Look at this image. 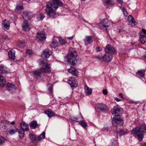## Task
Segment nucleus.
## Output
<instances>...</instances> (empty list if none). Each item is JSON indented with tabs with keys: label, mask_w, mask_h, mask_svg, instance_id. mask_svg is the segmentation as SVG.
I'll return each mask as SVG.
<instances>
[{
	"label": "nucleus",
	"mask_w": 146,
	"mask_h": 146,
	"mask_svg": "<svg viewBox=\"0 0 146 146\" xmlns=\"http://www.w3.org/2000/svg\"><path fill=\"white\" fill-rule=\"evenodd\" d=\"M119 96L123 99H124V97L123 96V94L122 93H119Z\"/></svg>",
	"instance_id": "nucleus-49"
},
{
	"label": "nucleus",
	"mask_w": 146,
	"mask_h": 146,
	"mask_svg": "<svg viewBox=\"0 0 146 146\" xmlns=\"http://www.w3.org/2000/svg\"><path fill=\"white\" fill-rule=\"evenodd\" d=\"M41 62L43 64L42 67L40 68L41 72L42 73H49L51 71V67L49 64L47 63H44L43 60L41 61Z\"/></svg>",
	"instance_id": "nucleus-4"
},
{
	"label": "nucleus",
	"mask_w": 146,
	"mask_h": 146,
	"mask_svg": "<svg viewBox=\"0 0 146 146\" xmlns=\"http://www.w3.org/2000/svg\"><path fill=\"white\" fill-rule=\"evenodd\" d=\"M6 81L5 78L2 75H0V86H4L6 84Z\"/></svg>",
	"instance_id": "nucleus-23"
},
{
	"label": "nucleus",
	"mask_w": 146,
	"mask_h": 146,
	"mask_svg": "<svg viewBox=\"0 0 146 146\" xmlns=\"http://www.w3.org/2000/svg\"><path fill=\"white\" fill-rule=\"evenodd\" d=\"M68 82L72 88H74L78 86L77 82L75 78L73 77H71Z\"/></svg>",
	"instance_id": "nucleus-7"
},
{
	"label": "nucleus",
	"mask_w": 146,
	"mask_h": 146,
	"mask_svg": "<svg viewBox=\"0 0 146 146\" xmlns=\"http://www.w3.org/2000/svg\"><path fill=\"white\" fill-rule=\"evenodd\" d=\"M44 17L45 16L43 13H40L37 16L38 19L39 21L42 20Z\"/></svg>",
	"instance_id": "nucleus-32"
},
{
	"label": "nucleus",
	"mask_w": 146,
	"mask_h": 146,
	"mask_svg": "<svg viewBox=\"0 0 146 146\" xmlns=\"http://www.w3.org/2000/svg\"><path fill=\"white\" fill-rule=\"evenodd\" d=\"M58 43V42L56 40H53L52 43L53 45H55V44Z\"/></svg>",
	"instance_id": "nucleus-45"
},
{
	"label": "nucleus",
	"mask_w": 146,
	"mask_h": 146,
	"mask_svg": "<svg viewBox=\"0 0 146 146\" xmlns=\"http://www.w3.org/2000/svg\"><path fill=\"white\" fill-rule=\"evenodd\" d=\"M86 44H89L92 42V37L91 36H86L84 40Z\"/></svg>",
	"instance_id": "nucleus-20"
},
{
	"label": "nucleus",
	"mask_w": 146,
	"mask_h": 146,
	"mask_svg": "<svg viewBox=\"0 0 146 146\" xmlns=\"http://www.w3.org/2000/svg\"><path fill=\"white\" fill-rule=\"evenodd\" d=\"M137 74L141 76H144V72L141 70L137 72L136 73Z\"/></svg>",
	"instance_id": "nucleus-38"
},
{
	"label": "nucleus",
	"mask_w": 146,
	"mask_h": 146,
	"mask_svg": "<svg viewBox=\"0 0 146 146\" xmlns=\"http://www.w3.org/2000/svg\"><path fill=\"white\" fill-rule=\"evenodd\" d=\"M117 1L120 3H123L122 0H117Z\"/></svg>",
	"instance_id": "nucleus-54"
},
{
	"label": "nucleus",
	"mask_w": 146,
	"mask_h": 146,
	"mask_svg": "<svg viewBox=\"0 0 146 146\" xmlns=\"http://www.w3.org/2000/svg\"><path fill=\"white\" fill-rule=\"evenodd\" d=\"M59 42L60 44L61 45L67 43L66 40L61 37L59 38Z\"/></svg>",
	"instance_id": "nucleus-31"
},
{
	"label": "nucleus",
	"mask_w": 146,
	"mask_h": 146,
	"mask_svg": "<svg viewBox=\"0 0 146 146\" xmlns=\"http://www.w3.org/2000/svg\"><path fill=\"white\" fill-rule=\"evenodd\" d=\"M6 88L8 90L11 91V92L15 90V86L11 83H8L7 84Z\"/></svg>",
	"instance_id": "nucleus-18"
},
{
	"label": "nucleus",
	"mask_w": 146,
	"mask_h": 146,
	"mask_svg": "<svg viewBox=\"0 0 146 146\" xmlns=\"http://www.w3.org/2000/svg\"><path fill=\"white\" fill-rule=\"evenodd\" d=\"M31 27V25L29 24L27 21H24L22 24L23 29L25 31H29Z\"/></svg>",
	"instance_id": "nucleus-12"
},
{
	"label": "nucleus",
	"mask_w": 146,
	"mask_h": 146,
	"mask_svg": "<svg viewBox=\"0 0 146 146\" xmlns=\"http://www.w3.org/2000/svg\"><path fill=\"white\" fill-rule=\"evenodd\" d=\"M52 3L48 2L45 10L47 15L50 18H54L56 16V11L59 6H62L63 3L60 0H52Z\"/></svg>",
	"instance_id": "nucleus-1"
},
{
	"label": "nucleus",
	"mask_w": 146,
	"mask_h": 146,
	"mask_svg": "<svg viewBox=\"0 0 146 146\" xmlns=\"http://www.w3.org/2000/svg\"><path fill=\"white\" fill-rule=\"evenodd\" d=\"M123 11V14H124V15L125 17H127L128 15V14L127 13V12L126 9H125V10Z\"/></svg>",
	"instance_id": "nucleus-44"
},
{
	"label": "nucleus",
	"mask_w": 146,
	"mask_h": 146,
	"mask_svg": "<svg viewBox=\"0 0 146 146\" xmlns=\"http://www.w3.org/2000/svg\"><path fill=\"white\" fill-rule=\"evenodd\" d=\"M6 141V139L2 136H0V144H2Z\"/></svg>",
	"instance_id": "nucleus-36"
},
{
	"label": "nucleus",
	"mask_w": 146,
	"mask_h": 146,
	"mask_svg": "<svg viewBox=\"0 0 146 146\" xmlns=\"http://www.w3.org/2000/svg\"><path fill=\"white\" fill-rule=\"evenodd\" d=\"M38 126L37 123L36 121H33L30 124L31 128L34 129L36 128Z\"/></svg>",
	"instance_id": "nucleus-27"
},
{
	"label": "nucleus",
	"mask_w": 146,
	"mask_h": 146,
	"mask_svg": "<svg viewBox=\"0 0 146 146\" xmlns=\"http://www.w3.org/2000/svg\"><path fill=\"white\" fill-rule=\"evenodd\" d=\"M68 71L70 73L75 76H77L78 74V71L75 68L72 66H71L70 68L68 69Z\"/></svg>",
	"instance_id": "nucleus-11"
},
{
	"label": "nucleus",
	"mask_w": 146,
	"mask_h": 146,
	"mask_svg": "<svg viewBox=\"0 0 146 146\" xmlns=\"http://www.w3.org/2000/svg\"><path fill=\"white\" fill-rule=\"evenodd\" d=\"M104 3L108 6L113 5L114 4V2L112 0H106L104 1Z\"/></svg>",
	"instance_id": "nucleus-30"
},
{
	"label": "nucleus",
	"mask_w": 146,
	"mask_h": 146,
	"mask_svg": "<svg viewBox=\"0 0 146 146\" xmlns=\"http://www.w3.org/2000/svg\"><path fill=\"white\" fill-rule=\"evenodd\" d=\"M19 46L21 47H23L25 46L24 43L21 42H20L19 43Z\"/></svg>",
	"instance_id": "nucleus-41"
},
{
	"label": "nucleus",
	"mask_w": 146,
	"mask_h": 146,
	"mask_svg": "<svg viewBox=\"0 0 146 146\" xmlns=\"http://www.w3.org/2000/svg\"><path fill=\"white\" fill-rule=\"evenodd\" d=\"M128 20L130 24L132 25H135V21L132 15H129L128 16Z\"/></svg>",
	"instance_id": "nucleus-21"
},
{
	"label": "nucleus",
	"mask_w": 146,
	"mask_h": 146,
	"mask_svg": "<svg viewBox=\"0 0 146 146\" xmlns=\"http://www.w3.org/2000/svg\"><path fill=\"white\" fill-rule=\"evenodd\" d=\"M27 53L29 55H31L32 54V51L30 49H28L27 50Z\"/></svg>",
	"instance_id": "nucleus-42"
},
{
	"label": "nucleus",
	"mask_w": 146,
	"mask_h": 146,
	"mask_svg": "<svg viewBox=\"0 0 146 146\" xmlns=\"http://www.w3.org/2000/svg\"><path fill=\"white\" fill-rule=\"evenodd\" d=\"M17 131V129H11L8 132V134H10L11 135H12L13 134L15 133Z\"/></svg>",
	"instance_id": "nucleus-37"
},
{
	"label": "nucleus",
	"mask_w": 146,
	"mask_h": 146,
	"mask_svg": "<svg viewBox=\"0 0 146 146\" xmlns=\"http://www.w3.org/2000/svg\"><path fill=\"white\" fill-rule=\"evenodd\" d=\"M30 139L33 141H35L36 140L35 135L32 133H30L29 135Z\"/></svg>",
	"instance_id": "nucleus-33"
},
{
	"label": "nucleus",
	"mask_w": 146,
	"mask_h": 146,
	"mask_svg": "<svg viewBox=\"0 0 146 146\" xmlns=\"http://www.w3.org/2000/svg\"><path fill=\"white\" fill-rule=\"evenodd\" d=\"M142 31L144 34H146V30L145 29H142Z\"/></svg>",
	"instance_id": "nucleus-51"
},
{
	"label": "nucleus",
	"mask_w": 146,
	"mask_h": 146,
	"mask_svg": "<svg viewBox=\"0 0 146 146\" xmlns=\"http://www.w3.org/2000/svg\"><path fill=\"white\" fill-rule=\"evenodd\" d=\"M44 112L49 117H51L52 116H53L55 115L53 111L49 109L45 110L44 111Z\"/></svg>",
	"instance_id": "nucleus-24"
},
{
	"label": "nucleus",
	"mask_w": 146,
	"mask_h": 146,
	"mask_svg": "<svg viewBox=\"0 0 146 146\" xmlns=\"http://www.w3.org/2000/svg\"><path fill=\"white\" fill-rule=\"evenodd\" d=\"M23 9V7L22 3L21 2H19L17 5L15 10V12L17 13H19Z\"/></svg>",
	"instance_id": "nucleus-14"
},
{
	"label": "nucleus",
	"mask_w": 146,
	"mask_h": 146,
	"mask_svg": "<svg viewBox=\"0 0 146 146\" xmlns=\"http://www.w3.org/2000/svg\"><path fill=\"white\" fill-rule=\"evenodd\" d=\"M24 136V134L23 133H21V132H20V134L19 135V137L20 139H22L23 137Z\"/></svg>",
	"instance_id": "nucleus-48"
},
{
	"label": "nucleus",
	"mask_w": 146,
	"mask_h": 146,
	"mask_svg": "<svg viewBox=\"0 0 146 146\" xmlns=\"http://www.w3.org/2000/svg\"><path fill=\"white\" fill-rule=\"evenodd\" d=\"M47 86L49 88H48V90H49L50 93L52 94V85L48 83Z\"/></svg>",
	"instance_id": "nucleus-35"
},
{
	"label": "nucleus",
	"mask_w": 146,
	"mask_h": 146,
	"mask_svg": "<svg viewBox=\"0 0 146 146\" xmlns=\"http://www.w3.org/2000/svg\"><path fill=\"white\" fill-rule=\"evenodd\" d=\"M77 53L75 51H72L66 56L67 61L70 64L74 66L76 64L78 58Z\"/></svg>",
	"instance_id": "nucleus-3"
},
{
	"label": "nucleus",
	"mask_w": 146,
	"mask_h": 146,
	"mask_svg": "<svg viewBox=\"0 0 146 146\" xmlns=\"http://www.w3.org/2000/svg\"><path fill=\"white\" fill-rule=\"evenodd\" d=\"M73 36H72L70 37H68V39L70 40H72L73 39Z\"/></svg>",
	"instance_id": "nucleus-53"
},
{
	"label": "nucleus",
	"mask_w": 146,
	"mask_h": 146,
	"mask_svg": "<svg viewBox=\"0 0 146 146\" xmlns=\"http://www.w3.org/2000/svg\"><path fill=\"white\" fill-rule=\"evenodd\" d=\"M103 94L104 95H107L108 94V91L106 89H105L103 90Z\"/></svg>",
	"instance_id": "nucleus-47"
},
{
	"label": "nucleus",
	"mask_w": 146,
	"mask_h": 146,
	"mask_svg": "<svg viewBox=\"0 0 146 146\" xmlns=\"http://www.w3.org/2000/svg\"><path fill=\"white\" fill-rule=\"evenodd\" d=\"M102 50V48L99 47H97L96 48V50L97 52H99Z\"/></svg>",
	"instance_id": "nucleus-43"
},
{
	"label": "nucleus",
	"mask_w": 146,
	"mask_h": 146,
	"mask_svg": "<svg viewBox=\"0 0 146 146\" xmlns=\"http://www.w3.org/2000/svg\"><path fill=\"white\" fill-rule=\"evenodd\" d=\"M20 126L21 129L23 131H27L29 130L28 125L25 122H22L20 124Z\"/></svg>",
	"instance_id": "nucleus-17"
},
{
	"label": "nucleus",
	"mask_w": 146,
	"mask_h": 146,
	"mask_svg": "<svg viewBox=\"0 0 146 146\" xmlns=\"http://www.w3.org/2000/svg\"><path fill=\"white\" fill-rule=\"evenodd\" d=\"M52 54L50 50L48 49L45 50L41 55L42 57L44 58H48Z\"/></svg>",
	"instance_id": "nucleus-13"
},
{
	"label": "nucleus",
	"mask_w": 146,
	"mask_h": 146,
	"mask_svg": "<svg viewBox=\"0 0 146 146\" xmlns=\"http://www.w3.org/2000/svg\"><path fill=\"white\" fill-rule=\"evenodd\" d=\"M117 132H118L119 133L121 134H125L128 133V131H124L122 130H120L119 131H117Z\"/></svg>",
	"instance_id": "nucleus-40"
},
{
	"label": "nucleus",
	"mask_w": 146,
	"mask_h": 146,
	"mask_svg": "<svg viewBox=\"0 0 146 146\" xmlns=\"http://www.w3.org/2000/svg\"><path fill=\"white\" fill-rule=\"evenodd\" d=\"M140 39L141 42L142 44H144L146 42V35H141L140 36Z\"/></svg>",
	"instance_id": "nucleus-29"
},
{
	"label": "nucleus",
	"mask_w": 146,
	"mask_h": 146,
	"mask_svg": "<svg viewBox=\"0 0 146 146\" xmlns=\"http://www.w3.org/2000/svg\"><path fill=\"white\" fill-rule=\"evenodd\" d=\"M36 38L40 40L44 41H45L46 39V35L44 31H39L36 33Z\"/></svg>",
	"instance_id": "nucleus-8"
},
{
	"label": "nucleus",
	"mask_w": 146,
	"mask_h": 146,
	"mask_svg": "<svg viewBox=\"0 0 146 146\" xmlns=\"http://www.w3.org/2000/svg\"><path fill=\"white\" fill-rule=\"evenodd\" d=\"M81 125L84 127L86 128L87 125L85 121H81L80 123Z\"/></svg>",
	"instance_id": "nucleus-39"
},
{
	"label": "nucleus",
	"mask_w": 146,
	"mask_h": 146,
	"mask_svg": "<svg viewBox=\"0 0 146 146\" xmlns=\"http://www.w3.org/2000/svg\"><path fill=\"white\" fill-rule=\"evenodd\" d=\"M98 108L102 110H106L107 109V106L106 105L103 104H98Z\"/></svg>",
	"instance_id": "nucleus-26"
},
{
	"label": "nucleus",
	"mask_w": 146,
	"mask_h": 146,
	"mask_svg": "<svg viewBox=\"0 0 146 146\" xmlns=\"http://www.w3.org/2000/svg\"><path fill=\"white\" fill-rule=\"evenodd\" d=\"M146 132V125H140L139 127L134 128L131 131V133L136 137L140 141L142 140L143 136V133Z\"/></svg>",
	"instance_id": "nucleus-2"
},
{
	"label": "nucleus",
	"mask_w": 146,
	"mask_h": 146,
	"mask_svg": "<svg viewBox=\"0 0 146 146\" xmlns=\"http://www.w3.org/2000/svg\"><path fill=\"white\" fill-rule=\"evenodd\" d=\"M6 127V125H3L2 126V128L3 129H5V128Z\"/></svg>",
	"instance_id": "nucleus-56"
},
{
	"label": "nucleus",
	"mask_w": 146,
	"mask_h": 146,
	"mask_svg": "<svg viewBox=\"0 0 146 146\" xmlns=\"http://www.w3.org/2000/svg\"><path fill=\"white\" fill-rule=\"evenodd\" d=\"M119 33H120V32H121V30H120H120H119Z\"/></svg>",
	"instance_id": "nucleus-59"
},
{
	"label": "nucleus",
	"mask_w": 146,
	"mask_h": 146,
	"mask_svg": "<svg viewBox=\"0 0 146 146\" xmlns=\"http://www.w3.org/2000/svg\"><path fill=\"white\" fill-rule=\"evenodd\" d=\"M9 57L12 59H15V52L14 51L11 50L8 52Z\"/></svg>",
	"instance_id": "nucleus-25"
},
{
	"label": "nucleus",
	"mask_w": 146,
	"mask_h": 146,
	"mask_svg": "<svg viewBox=\"0 0 146 146\" xmlns=\"http://www.w3.org/2000/svg\"><path fill=\"white\" fill-rule=\"evenodd\" d=\"M10 23L11 22L9 21H7L6 19L4 20L2 22L3 27L7 29H9Z\"/></svg>",
	"instance_id": "nucleus-15"
},
{
	"label": "nucleus",
	"mask_w": 146,
	"mask_h": 146,
	"mask_svg": "<svg viewBox=\"0 0 146 146\" xmlns=\"http://www.w3.org/2000/svg\"><path fill=\"white\" fill-rule=\"evenodd\" d=\"M121 7L123 11V10L124 11L125 10V9L124 7L123 6L121 5Z\"/></svg>",
	"instance_id": "nucleus-52"
},
{
	"label": "nucleus",
	"mask_w": 146,
	"mask_h": 146,
	"mask_svg": "<svg viewBox=\"0 0 146 146\" xmlns=\"http://www.w3.org/2000/svg\"><path fill=\"white\" fill-rule=\"evenodd\" d=\"M143 146H146V144H144Z\"/></svg>",
	"instance_id": "nucleus-57"
},
{
	"label": "nucleus",
	"mask_w": 146,
	"mask_h": 146,
	"mask_svg": "<svg viewBox=\"0 0 146 146\" xmlns=\"http://www.w3.org/2000/svg\"><path fill=\"white\" fill-rule=\"evenodd\" d=\"M3 122L5 123L6 122H7L6 121H3Z\"/></svg>",
	"instance_id": "nucleus-58"
},
{
	"label": "nucleus",
	"mask_w": 146,
	"mask_h": 146,
	"mask_svg": "<svg viewBox=\"0 0 146 146\" xmlns=\"http://www.w3.org/2000/svg\"><path fill=\"white\" fill-rule=\"evenodd\" d=\"M107 28L106 29V30H107Z\"/></svg>",
	"instance_id": "nucleus-60"
},
{
	"label": "nucleus",
	"mask_w": 146,
	"mask_h": 146,
	"mask_svg": "<svg viewBox=\"0 0 146 146\" xmlns=\"http://www.w3.org/2000/svg\"><path fill=\"white\" fill-rule=\"evenodd\" d=\"M120 111V108L117 107H115L114 108L111 110V113L112 114H115V116H120V114H118Z\"/></svg>",
	"instance_id": "nucleus-16"
},
{
	"label": "nucleus",
	"mask_w": 146,
	"mask_h": 146,
	"mask_svg": "<svg viewBox=\"0 0 146 146\" xmlns=\"http://www.w3.org/2000/svg\"><path fill=\"white\" fill-rule=\"evenodd\" d=\"M105 52L110 53L111 54H115L116 51L114 48L110 44H107L104 48Z\"/></svg>",
	"instance_id": "nucleus-6"
},
{
	"label": "nucleus",
	"mask_w": 146,
	"mask_h": 146,
	"mask_svg": "<svg viewBox=\"0 0 146 146\" xmlns=\"http://www.w3.org/2000/svg\"><path fill=\"white\" fill-rule=\"evenodd\" d=\"M41 71H42L41 70V69L40 68L39 70H36L33 72L35 75H39L42 73Z\"/></svg>",
	"instance_id": "nucleus-34"
},
{
	"label": "nucleus",
	"mask_w": 146,
	"mask_h": 146,
	"mask_svg": "<svg viewBox=\"0 0 146 146\" xmlns=\"http://www.w3.org/2000/svg\"><path fill=\"white\" fill-rule=\"evenodd\" d=\"M45 137V132H43L42 134L40 135L36 138L37 141H40L42 139L44 138Z\"/></svg>",
	"instance_id": "nucleus-28"
},
{
	"label": "nucleus",
	"mask_w": 146,
	"mask_h": 146,
	"mask_svg": "<svg viewBox=\"0 0 146 146\" xmlns=\"http://www.w3.org/2000/svg\"><path fill=\"white\" fill-rule=\"evenodd\" d=\"M109 22L107 19L102 20L99 24V27L100 28H106L109 27Z\"/></svg>",
	"instance_id": "nucleus-10"
},
{
	"label": "nucleus",
	"mask_w": 146,
	"mask_h": 146,
	"mask_svg": "<svg viewBox=\"0 0 146 146\" xmlns=\"http://www.w3.org/2000/svg\"><path fill=\"white\" fill-rule=\"evenodd\" d=\"M112 122L113 125L115 126L123 125V121L120 118L113 117L112 120Z\"/></svg>",
	"instance_id": "nucleus-5"
},
{
	"label": "nucleus",
	"mask_w": 146,
	"mask_h": 146,
	"mask_svg": "<svg viewBox=\"0 0 146 146\" xmlns=\"http://www.w3.org/2000/svg\"><path fill=\"white\" fill-rule=\"evenodd\" d=\"M11 124L12 125H14L15 124V122L14 121H12L11 123Z\"/></svg>",
	"instance_id": "nucleus-55"
},
{
	"label": "nucleus",
	"mask_w": 146,
	"mask_h": 146,
	"mask_svg": "<svg viewBox=\"0 0 146 146\" xmlns=\"http://www.w3.org/2000/svg\"><path fill=\"white\" fill-rule=\"evenodd\" d=\"M84 87L85 93L86 95H90L92 94V89L88 87L86 84L85 85Z\"/></svg>",
	"instance_id": "nucleus-22"
},
{
	"label": "nucleus",
	"mask_w": 146,
	"mask_h": 146,
	"mask_svg": "<svg viewBox=\"0 0 146 146\" xmlns=\"http://www.w3.org/2000/svg\"><path fill=\"white\" fill-rule=\"evenodd\" d=\"M102 58L105 61L109 62L112 59V54L110 53L105 52L104 55L102 57Z\"/></svg>",
	"instance_id": "nucleus-9"
},
{
	"label": "nucleus",
	"mask_w": 146,
	"mask_h": 146,
	"mask_svg": "<svg viewBox=\"0 0 146 146\" xmlns=\"http://www.w3.org/2000/svg\"><path fill=\"white\" fill-rule=\"evenodd\" d=\"M8 73L7 68L3 65H0V73L6 74Z\"/></svg>",
	"instance_id": "nucleus-19"
},
{
	"label": "nucleus",
	"mask_w": 146,
	"mask_h": 146,
	"mask_svg": "<svg viewBox=\"0 0 146 146\" xmlns=\"http://www.w3.org/2000/svg\"><path fill=\"white\" fill-rule=\"evenodd\" d=\"M115 99L117 102H119L122 100H121L117 98H115Z\"/></svg>",
	"instance_id": "nucleus-50"
},
{
	"label": "nucleus",
	"mask_w": 146,
	"mask_h": 146,
	"mask_svg": "<svg viewBox=\"0 0 146 146\" xmlns=\"http://www.w3.org/2000/svg\"><path fill=\"white\" fill-rule=\"evenodd\" d=\"M28 13L26 12H24L23 13V17H26L28 16Z\"/></svg>",
	"instance_id": "nucleus-46"
}]
</instances>
